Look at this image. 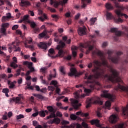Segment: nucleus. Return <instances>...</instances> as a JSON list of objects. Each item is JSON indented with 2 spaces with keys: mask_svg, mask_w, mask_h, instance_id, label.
I'll return each mask as SVG.
<instances>
[{
  "mask_svg": "<svg viewBox=\"0 0 128 128\" xmlns=\"http://www.w3.org/2000/svg\"><path fill=\"white\" fill-rule=\"evenodd\" d=\"M92 56L94 58H96V56H100L102 63L98 60H94L92 62H90L88 64V68H92V64L94 66V68L92 70V72L94 74V78H102L104 76V78H107L108 80L112 82H120L124 84L122 80L120 79V76H118V72L116 70H114L112 66L108 64V62L106 60V56L100 50H94L92 52ZM104 66L110 70V72L112 73L110 75L106 74V70L102 69L100 66Z\"/></svg>",
  "mask_w": 128,
  "mask_h": 128,
  "instance_id": "1",
  "label": "nucleus"
},
{
  "mask_svg": "<svg viewBox=\"0 0 128 128\" xmlns=\"http://www.w3.org/2000/svg\"><path fill=\"white\" fill-rule=\"evenodd\" d=\"M59 44L60 45H58L56 47V50H58V54H56V56H54V54H56L54 49L51 48L48 50V56H50L51 58H58V56L64 58V50L62 49H60V48H62L64 46H66V44L62 40H60L59 42Z\"/></svg>",
  "mask_w": 128,
  "mask_h": 128,
  "instance_id": "2",
  "label": "nucleus"
},
{
  "mask_svg": "<svg viewBox=\"0 0 128 128\" xmlns=\"http://www.w3.org/2000/svg\"><path fill=\"white\" fill-rule=\"evenodd\" d=\"M94 78V76L90 75L88 76L87 74H86L85 75V78L86 80H88L87 82L88 84H91L90 86V89H84V92H86V94H90V92H92V90H94V88H96V86H101L102 84H100V83L98 82H92V78Z\"/></svg>",
  "mask_w": 128,
  "mask_h": 128,
  "instance_id": "3",
  "label": "nucleus"
},
{
  "mask_svg": "<svg viewBox=\"0 0 128 128\" xmlns=\"http://www.w3.org/2000/svg\"><path fill=\"white\" fill-rule=\"evenodd\" d=\"M116 90H121L126 94L128 96V86L126 87L124 86H122L119 83L117 84V87L115 88ZM122 116H124V118H128V104L126 105V107H122Z\"/></svg>",
  "mask_w": 128,
  "mask_h": 128,
  "instance_id": "4",
  "label": "nucleus"
},
{
  "mask_svg": "<svg viewBox=\"0 0 128 128\" xmlns=\"http://www.w3.org/2000/svg\"><path fill=\"white\" fill-rule=\"evenodd\" d=\"M107 54H108V59L109 60H111L112 62H114V64H118V62L120 60V56L122 54V52H118L116 53V56L112 57V55L114 54V50H108Z\"/></svg>",
  "mask_w": 128,
  "mask_h": 128,
  "instance_id": "5",
  "label": "nucleus"
},
{
  "mask_svg": "<svg viewBox=\"0 0 128 128\" xmlns=\"http://www.w3.org/2000/svg\"><path fill=\"white\" fill-rule=\"evenodd\" d=\"M106 20H114L115 22H122V20L120 18H114L112 14L110 12H106Z\"/></svg>",
  "mask_w": 128,
  "mask_h": 128,
  "instance_id": "6",
  "label": "nucleus"
},
{
  "mask_svg": "<svg viewBox=\"0 0 128 128\" xmlns=\"http://www.w3.org/2000/svg\"><path fill=\"white\" fill-rule=\"evenodd\" d=\"M80 46L83 48H88V50L86 51V54H90V51L92 50V48H94V46L90 45V42L80 43Z\"/></svg>",
  "mask_w": 128,
  "mask_h": 128,
  "instance_id": "7",
  "label": "nucleus"
},
{
  "mask_svg": "<svg viewBox=\"0 0 128 128\" xmlns=\"http://www.w3.org/2000/svg\"><path fill=\"white\" fill-rule=\"evenodd\" d=\"M80 46L83 48H88V50L86 51V54H90V51L92 50V48H94V46L90 45V42L80 43Z\"/></svg>",
  "mask_w": 128,
  "mask_h": 128,
  "instance_id": "8",
  "label": "nucleus"
},
{
  "mask_svg": "<svg viewBox=\"0 0 128 128\" xmlns=\"http://www.w3.org/2000/svg\"><path fill=\"white\" fill-rule=\"evenodd\" d=\"M118 30V28H111L110 29L111 32H114L115 34L114 38L116 42L118 40V37L122 36V32Z\"/></svg>",
  "mask_w": 128,
  "mask_h": 128,
  "instance_id": "9",
  "label": "nucleus"
},
{
  "mask_svg": "<svg viewBox=\"0 0 128 128\" xmlns=\"http://www.w3.org/2000/svg\"><path fill=\"white\" fill-rule=\"evenodd\" d=\"M72 106H73L74 110H78L80 106H82V104L78 103V100L74 99V98H70V100Z\"/></svg>",
  "mask_w": 128,
  "mask_h": 128,
  "instance_id": "10",
  "label": "nucleus"
},
{
  "mask_svg": "<svg viewBox=\"0 0 128 128\" xmlns=\"http://www.w3.org/2000/svg\"><path fill=\"white\" fill-rule=\"evenodd\" d=\"M108 91L106 90H104L102 92V94H101L102 98H108L110 100L111 102H114V98H112V94L108 93Z\"/></svg>",
  "mask_w": 128,
  "mask_h": 128,
  "instance_id": "11",
  "label": "nucleus"
},
{
  "mask_svg": "<svg viewBox=\"0 0 128 128\" xmlns=\"http://www.w3.org/2000/svg\"><path fill=\"white\" fill-rule=\"evenodd\" d=\"M112 2L114 4L116 8H121V10H124V7H120V4H118V1L120 2H128V0H112ZM118 0V1H116Z\"/></svg>",
  "mask_w": 128,
  "mask_h": 128,
  "instance_id": "12",
  "label": "nucleus"
},
{
  "mask_svg": "<svg viewBox=\"0 0 128 128\" xmlns=\"http://www.w3.org/2000/svg\"><path fill=\"white\" fill-rule=\"evenodd\" d=\"M20 6L22 8H28L30 6V2L28 0H21V2L19 3Z\"/></svg>",
  "mask_w": 128,
  "mask_h": 128,
  "instance_id": "13",
  "label": "nucleus"
},
{
  "mask_svg": "<svg viewBox=\"0 0 128 128\" xmlns=\"http://www.w3.org/2000/svg\"><path fill=\"white\" fill-rule=\"evenodd\" d=\"M118 120V114L112 115L109 118V122H111V124H116Z\"/></svg>",
  "mask_w": 128,
  "mask_h": 128,
  "instance_id": "14",
  "label": "nucleus"
},
{
  "mask_svg": "<svg viewBox=\"0 0 128 128\" xmlns=\"http://www.w3.org/2000/svg\"><path fill=\"white\" fill-rule=\"evenodd\" d=\"M115 14L117 15L118 18H122L124 16L125 18H128V16L126 14L122 13V10L118 9L115 10Z\"/></svg>",
  "mask_w": 128,
  "mask_h": 128,
  "instance_id": "15",
  "label": "nucleus"
},
{
  "mask_svg": "<svg viewBox=\"0 0 128 128\" xmlns=\"http://www.w3.org/2000/svg\"><path fill=\"white\" fill-rule=\"evenodd\" d=\"M62 124H64V126L62 128H74V124H72L70 126H66V124H68L70 122L68 121L64 120L62 122Z\"/></svg>",
  "mask_w": 128,
  "mask_h": 128,
  "instance_id": "16",
  "label": "nucleus"
},
{
  "mask_svg": "<svg viewBox=\"0 0 128 128\" xmlns=\"http://www.w3.org/2000/svg\"><path fill=\"white\" fill-rule=\"evenodd\" d=\"M78 34L79 36H84L86 34V26L78 28Z\"/></svg>",
  "mask_w": 128,
  "mask_h": 128,
  "instance_id": "17",
  "label": "nucleus"
},
{
  "mask_svg": "<svg viewBox=\"0 0 128 128\" xmlns=\"http://www.w3.org/2000/svg\"><path fill=\"white\" fill-rule=\"evenodd\" d=\"M38 46L44 50H46L48 49V44L46 42H40V44H38Z\"/></svg>",
  "mask_w": 128,
  "mask_h": 128,
  "instance_id": "18",
  "label": "nucleus"
},
{
  "mask_svg": "<svg viewBox=\"0 0 128 128\" xmlns=\"http://www.w3.org/2000/svg\"><path fill=\"white\" fill-rule=\"evenodd\" d=\"M13 62L10 64V66L11 68H16L18 66V64H16V62H18V60L16 59V57L14 56L12 58Z\"/></svg>",
  "mask_w": 128,
  "mask_h": 128,
  "instance_id": "19",
  "label": "nucleus"
},
{
  "mask_svg": "<svg viewBox=\"0 0 128 128\" xmlns=\"http://www.w3.org/2000/svg\"><path fill=\"white\" fill-rule=\"evenodd\" d=\"M82 92V90L80 88V90H78L74 92L76 98H84V96H86L84 94L80 95V92Z\"/></svg>",
  "mask_w": 128,
  "mask_h": 128,
  "instance_id": "20",
  "label": "nucleus"
},
{
  "mask_svg": "<svg viewBox=\"0 0 128 128\" xmlns=\"http://www.w3.org/2000/svg\"><path fill=\"white\" fill-rule=\"evenodd\" d=\"M12 18V14L10 12H8L6 16H3L2 18V22H4L8 20H10Z\"/></svg>",
  "mask_w": 128,
  "mask_h": 128,
  "instance_id": "21",
  "label": "nucleus"
},
{
  "mask_svg": "<svg viewBox=\"0 0 128 128\" xmlns=\"http://www.w3.org/2000/svg\"><path fill=\"white\" fill-rule=\"evenodd\" d=\"M71 50H72V54L74 58H76V54H78V52L76 50H78V47L76 46H72Z\"/></svg>",
  "mask_w": 128,
  "mask_h": 128,
  "instance_id": "22",
  "label": "nucleus"
},
{
  "mask_svg": "<svg viewBox=\"0 0 128 128\" xmlns=\"http://www.w3.org/2000/svg\"><path fill=\"white\" fill-rule=\"evenodd\" d=\"M105 7L108 10H112L114 8L112 6V4L110 2H108L106 4Z\"/></svg>",
  "mask_w": 128,
  "mask_h": 128,
  "instance_id": "23",
  "label": "nucleus"
},
{
  "mask_svg": "<svg viewBox=\"0 0 128 128\" xmlns=\"http://www.w3.org/2000/svg\"><path fill=\"white\" fill-rule=\"evenodd\" d=\"M95 100L94 101V104H100L102 106V101L100 100V98L98 96H96L95 98Z\"/></svg>",
  "mask_w": 128,
  "mask_h": 128,
  "instance_id": "24",
  "label": "nucleus"
},
{
  "mask_svg": "<svg viewBox=\"0 0 128 128\" xmlns=\"http://www.w3.org/2000/svg\"><path fill=\"white\" fill-rule=\"evenodd\" d=\"M90 123L92 126H94V124H96V126H100V120H92L90 121Z\"/></svg>",
  "mask_w": 128,
  "mask_h": 128,
  "instance_id": "25",
  "label": "nucleus"
},
{
  "mask_svg": "<svg viewBox=\"0 0 128 128\" xmlns=\"http://www.w3.org/2000/svg\"><path fill=\"white\" fill-rule=\"evenodd\" d=\"M86 108H90L92 106V98L88 99L86 101Z\"/></svg>",
  "mask_w": 128,
  "mask_h": 128,
  "instance_id": "26",
  "label": "nucleus"
},
{
  "mask_svg": "<svg viewBox=\"0 0 128 128\" xmlns=\"http://www.w3.org/2000/svg\"><path fill=\"white\" fill-rule=\"evenodd\" d=\"M20 98H19L18 96H17L16 98H12L10 99V104L14 102H16V104H18L20 102Z\"/></svg>",
  "mask_w": 128,
  "mask_h": 128,
  "instance_id": "27",
  "label": "nucleus"
},
{
  "mask_svg": "<svg viewBox=\"0 0 128 128\" xmlns=\"http://www.w3.org/2000/svg\"><path fill=\"white\" fill-rule=\"evenodd\" d=\"M70 70V72L68 74V76H74V74H76V70L74 68H71Z\"/></svg>",
  "mask_w": 128,
  "mask_h": 128,
  "instance_id": "28",
  "label": "nucleus"
},
{
  "mask_svg": "<svg viewBox=\"0 0 128 128\" xmlns=\"http://www.w3.org/2000/svg\"><path fill=\"white\" fill-rule=\"evenodd\" d=\"M2 92L4 94H5V96H6V98H8L10 96L8 95V92H10V89L8 88H4L2 89Z\"/></svg>",
  "mask_w": 128,
  "mask_h": 128,
  "instance_id": "29",
  "label": "nucleus"
},
{
  "mask_svg": "<svg viewBox=\"0 0 128 128\" xmlns=\"http://www.w3.org/2000/svg\"><path fill=\"white\" fill-rule=\"evenodd\" d=\"M46 34H48V32L46 30H44L41 34H39L40 38H44V36H46Z\"/></svg>",
  "mask_w": 128,
  "mask_h": 128,
  "instance_id": "30",
  "label": "nucleus"
},
{
  "mask_svg": "<svg viewBox=\"0 0 128 128\" xmlns=\"http://www.w3.org/2000/svg\"><path fill=\"white\" fill-rule=\"evenodd\" d=\"M50 4L52 6L54 4V8H58L60 6V3L56 2H54V0H50Z\"/></svg>",
  "mask_w": 128,
  "mask_h": 128,
  "instance_id": "31",
  "label": "nucleus"
},
{
  "mask_svg": "<svg viewBox=\"0 0 128 128\" xmlns=\"http://www.w3.org/2000/svg\"><path fill=\"white\" fill-rule=\"evenodd\" d=\"M24 66H27L28 68H32V62H24Z\"/></svg>",
  "mask_w": 128,
  "mask_h": 128,
  "instance_id": "32",
  "label": "nucleus"
},
{
  "mask_svg": "<svg viewBox=\"0 0 128 128\" xmlns=\"http://www.w3.org/2000/svg\"><path fill=\"white\" fill-rule=\"evenodd\" d=\"M8 84L9 86V88H14L16 86V84H14V82H12V81L8 80Z\"/></svg>",
  "mask_w": 128,
  "mask_h": 128,
  "instance_id": "33",
  "label": "nucleus"
},
{
  "mask_svg": "<svg viewBox=\"0 0 128 128\" xmlns=\"http://www.w3.org/2000/svg\"><path fill=\"white\" fill-rule=\"evenodd\" d=\"M0 32L2 34L3 36H6V29L4 27H2Z\"/></svg>",
  "mask_w": 128,
  "mask_h": 128,
  "instance_id": "34",
  "label": "nucleus"
},
{
  "mask_svg": "<svg viewBox=\"0 0 128 128\" xmlns=\"http://www.w3.org/2000/svg\"><path fill=\"white\" fill-rule=\"evenodd\" d=\"M38 20H40L41 22H44V20H48V16L46 14H43V18L42 16H40L38 18Z\"/></svg>",
  "mask_w": 128,
  "mask_h": 128,
  "instance_id": "35",
  "label": "nucleus"
},
{
  "mask_svg": "<svg viewBox=\"0 0 128 128\" xmlns=\"http://www.w3.org/2000/svg\"><path fill=\"white\" fill-rule=\"evenodd\" d=\"M34 96H36V98H37L39 100H44V96H42V95L40 94H33Z\"/></svg>",
  "mask_w": 128,
  "mask_h": 128,
  "instance_id": "36",
  "label": "nucleus"
},
{
  "mask_svg": "<svg viewBox=\"0 0 128 128\" xmlns=\"http://www.w3.org/2000/svg\"><path fill=\"white\" fill-rule=\"evenodd\" d=\"M106 108H108V110H110V106H112V103L110 101H106L105 104Z\"/></svg>",
  "mask_w": 128,
  "mask_h": 128,
  "instance_id": "37",
  "label": "nucleus"
},
{
  "mask_svg": "<svg viewBox=\"0 0 128 128\" xmlns=\"http://www.w3.org/2000/svg\"><path fill=\"white\" fill-rule=\"evenodd\" d=\"M47 110H48V112H50L54 113V112H56V110H54V108L52 107V106H48Z\"/></svg>",
  "mask_w": 128,
  "mask_h": 128,
  "instance_id": "38",
  "label": "nucleus"
},
{
  "mask_svg": "<svg viewBox=\"0 0 128 128\" xmlns=\"http://www.w3.org/2000/svg\"><path fill=\"white\" fill-rule=\"evenodd\" d=\"M56 112H54V113H51V114L47 116V119L50 120V118H56Z\"/></svg>",
  "mask_w": 128,
  "mask_h": 128,
  "instance_id": "39",
  "label": "nucleus"
},
{
  "mask_svg": "<svg viewBox=\"0 0 128 128\" xmlns=\"http://www.w3.org/2000/svg\"><path fill=\"white\" fill-rule=\"evenodd\" d=\"M56 112H54V113H51V114L47 116V119L50 120V118H56Z\"/></svg>",
  "mask_w": 128,
  "mask_h": 128,
  "instance_id": "40",
  "label": "nucleus"
},
{
  "mask_svg": "<svg viewBox=\"0 0 128 128\" xmlns=\"http://www.w3.org/2000/svg\"><path fill=\"white\" fill-rule=\"evenodd\" d=\"M38 114L42 118H44V116H46V113L44 112V110L40 111L38 112Z\"/></svg>",
  "mask_w": 128,
  "mask_h": 128,
  "instance_id": "41",
  "label": "nucleus"
},
{
  "mask_svg": "<svg viewBox=\"0 0 128 128\" xmlns=\"http://www.w3.org/2000/svg\"><path fill=\"white\" fill-rule=\"evenodd\" d=\"M96 18H92L90 20V25L91 26H94V23L96 22Z\"/></svg>",
  "mask_w": 128,
  "mask_h": 128,
  "instance_id": "42",
  "label": "nucleus"
},
{
  "mask_svg": "<svg viewBox=\"0 0 128 128\" xmlns=\"http://www.w3.org/2000/svg\"><path fill=\"white\" fill-rule=\"evenodd\" d=\"M53 120L54 124H58L60 122V118H54Z\"/></svg>",
  "mask_w": 128,
  "mask_h": 128,
  "instance_id": "43",
  "label": "nucleus"
},
{
  "mask_svg": "<svg viewBox=\"0 0 128 128\" xmlns=\"http://www.w3.org/2000/svg\"><path fill=\"white\" fill-rule=\"evenodd\" d=\"M70 118L72 120H76V118H78V116H76L74 114H71L70 115Z\"/></svg>",
  "mask_w": 128,
  "mask_h": 128,
  "instance_id": "44",
  "label": "nucleus"
},
{
  "mask_svg": "<svg viewBox=\"0 0 128 128\" xmlns=\"http://www.w3.org/2000/svg\"><path fill=\"white\" fill-rule=\"evenodd\" d=\"M13 48L14 50V52H20V48L18 46L17 47L16 46V45H14L13 46Z\"/></svg>",
  "mask_w": 128,
  "mask_h": 128,
  "instance_id": "45",
  "label": "nucleus"
},
{
  "mask_svg": "<svg viewBox=\"0 0 128 128\" xmlns=\"http://www.w3.org/2000/svg\"><path fill=\"white\" fill-rule=\"evenodd\" d=\"M10 26L8 23H4L2 25V28H8Z\"/></svg>",
  "mask_w": 128,
  "mask_h": 128,
  "instance_id": "46",
  "label": "nucleus"
},
{
  "mask_svg": "<svg viewBox=\"0 0 128 128\" xmlns=\"http://www.w3.org/2000/svg\"><path fill=\"white\" fill-rule=\"evenodd\" d=\"M55 89L56 88L54 86H48V90H50L52 92H54Z\"/></svg>",
  "mask_w": 128,
  "mask_h": 128,
  "instance_id": "47",
  "label": "nucleus"
},
{
  "mask_svg": "<svg viewBox=\"0 0 128 128\" xmlns=\"http://www.w3.org/2000/svg\"><path fill=\"white\" fill-rule=\"evenodd\" d=\"M24 114H20L16 116V120H20V118H24Z\"/></svg>",
  "mask_w": 128,
  "mask_h": 128,
  "instance_id": "48",
  "label": "nucleus"
},
{
  "mask_svg": "<svg viewBox=\"0 0 128 128\" xmlns=\"http://www.w3.org/2000/svg\"><path fill=\"white\" fill-rule=\"evenodd\" d=\"M82 126H83V128H88V124H86V122H82Z\"/></svg>",
  "mask_w": 128,
  "mask_h": 128,
  "instance_id": "49",
  "label": "nucleus"
},
{
  "mask_svg": "<svg viewBox=\"0 0 128 128\" xmlns=\"http://www.w3.org/2000/svg\"><path fill=\"white\" fill-rule=\"evenodd\" d=\"M64 60H72V56L70 55H68L67 56H65L64 57Z\"/></svg>",
  "mask_w": 128,
  "mask_h": 128,
  "instance_id": "50",
  "label": "nucleus"
},
{
  "mask_svg": "<svg viewBox=\"0 0 128 128\" xmlns=\"http://www.w3.org/2000/svg\"><path fill=\"white\" fill-rule=\"evenodd\" d=\"M48 70V67L46 66H45V67H43V68H42L40 69V72H46V70Z\"/></svg>",
  "mask_w": 128,
  "mask_h": 128,
  "instance_id": "51",
  "label": "nucleus"
},
{
  "mask_svg": "<svg viewBox=\"0 0 128 128\" xmlns=\"http://www.w3.org/2000/svg\"><path fill=\"white\" fill-rule=\"evenodd\" d=\"M26 48H31L32 50H34V47L33 45H28L26 43L24 44Z\"/></svg>",
  "mask_w": 128,
  "mask_h": 128,
  "instance_id": "52",
  "label": "nucleus"
},
{
  "mask_svg": "<svg viewBox=\"0 0 128 128\" xmlns=\"http://www.w3.org/2000/svg\"><path fill=\"white\" fill-rule=\"evenodd\" d=\"M30 26L32 28H34L36 26V24L34 22H30Z\"/></svg>",
  "mask_w": 128,
  "mask_h": 128,
  "instance_id": "53",
  "label": "nucleus"
},
{
  "mask_svg": "<svg viewBox=\"0 0 128 128\" xmlns=\"http://www.w3.org/2000/svg\"><path fill=\"white\" fill-rule=\"evenodd\" d=\"M32 125L34 126H38V122H37L36 120H34L32 121Z\"/></svg>",
  "mask_w": 128,
  "mask_h": 128,
  "instance_id": "54",
  "label": "nucleus"
},
{
  "mask_svg": "<svg viewBox=\"0 0 128 128\" xmlns=\"http://www.w3.org/2000/svg\"><path fill=\"white\" fill-rule=\"evenodd\" d=\"M50 84H52L53 86H56L58 84V82H56V80H52Z\"/></svg>",
  "mask_w": 128,
  "mask_h": 128,
  "instance_id": "55",
  "label": "nucleus"
},
{
  "mask_svg": "<svg viewBox=\"0 0 128 128\" xmlns=\"http://www.w3.org/2000/svg\"><path fill=\"white\" fill-rule=\"evenodd\" d=\"M56 115L57 116H59L60 118H62V114L58 111L56 113Z\"/></svg>",
  "mask_w": 128,
  "mask_h": 128,
  "instance_id": "56",
  "label": "nucleus"
},
{
  "mask_svg": "<svg viewBox=\"0 0 128 128\" xmlns=\"http://www.w3.org/2000/svg\"><path fill=\"white\" fill-rule=\"evenodd\" d=\"M88 113H82V114H81V116L88 118Z\"/></svg>",
  "mask_w": 128,
  "mask_h": 128,
  "instance_id": "57",
  "label": "nucleus"
},
{
  "mask_svg": "<svg viewBox=\"0 0 128 128\" xmlns=\"http://www.w3.org/2000/svg\"><path fill=\"white\" fill-rule=\"evenodd\" d=\"M60 72L63 74H66V72H64V66H61L60 68Z\"/></svg>",
  "mask_w": 128,
  "mask_h": 128,
  "instance_id": "58",
  "label": "nucleus"
},
{
  "mask_svg": "<svg viewBox=\"0 0 128 128\" xmlns=\"http://www.w3.org/2000/svg\"><path fill=\"white\" fill-rule=\"evenodd\" d=\"M18 25H14L12 27V30H18Z\"/></svg>",
  "mask_w": 128,
  "mask_h": 128,
  "instance_id": "59",
  "label": "nucleus"
},
{
  "mask_svg": "<svg viewBox=\"0 0 128 128\" xmlns=\"http://www.w3.org/2000/svg\"><path fill=\"white\" fill-rule=\"evenodd\" d=\"M82 4L81 6V8H86V4H85L84 1H82Z\"/></svg>",
  "mask_w": 128,
  "mask_h": 128,
  "instance_id": "60",
  "label": "nucleus"
},
{
  "mask_svg": "<svg viewBox=\"0 0 128 128\" xmlns=\"http://www.w3.org/2000/svg\"><path fill=\"white\" fill-rule=\"evenodd\" d=\"M28 20V15H25L23 17V20Z\"/></svg>",
  "mask_w": 128,
  "mask_h": 128,
  "instance_id": "61",
  "label": "nucleus"
},
{
  "mask_svg": "<svg viewBox=\"0 0 128 128\" xmlns=\"http://www.w3.org/2000/svg\"><path fill=\"white\" fill-rule=\"evenodd\" d=\"M38 112H35L34 113L32 114V116H33L34 118H36V116H38Z\"/></svg>",
  "mask_w": 128,
  "mask_h": 128,
  "instance_id": "62",
  "label": "nucleus"
},
{
  "mask_svg": "<svg viewBox=\"0 0 128 128\" xmlns=\"http://www.w3.org/2000/svg\"><path fill=\"white\" fill-rule=\"evenodd\" d=\"M30 60L33 62H36V58L34 57H30Z\"/></svg>",
  "mask_w": 128,
  "mask_h": 128,
  "instance_id": "63",
  "label": "nucleus"
},
{
  "mask_svg": "<svg viewBox=\"0 0 128 128\" xmlns=\"http://www.w3.org/2000/svg\"><path fill=\"white\" fill-rule=\"evenodd\" d=\"M40 92H46V88H43L40 90Z\"/></svg>",
  "mask_w": 128,
  "mask_h": 128,
  "instance_id": "64",
  "label": "nucleus"
}]
</instances>
